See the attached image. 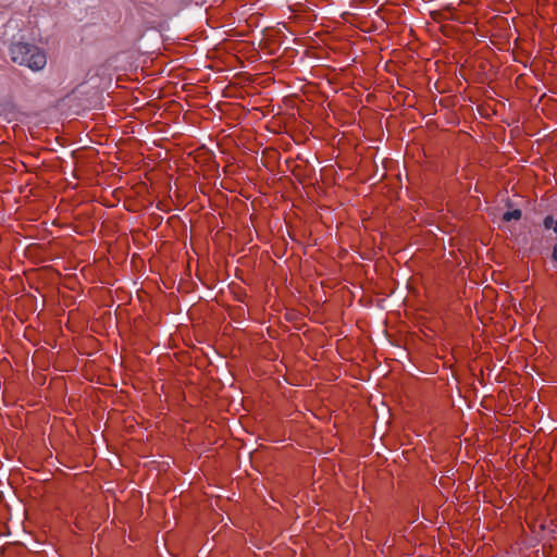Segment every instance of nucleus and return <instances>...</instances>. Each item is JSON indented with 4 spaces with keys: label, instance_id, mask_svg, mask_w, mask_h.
<instances>
[{
    "label": "nucleus",
    "instance_id": "5",
    "mask_svg": "<svg viewBox=\"0 0 557 557\" xmlns=\"http://www.w3.org/2000/svg\"><path fill=\"white\" fill-rule=\"evenodd\" d=\"M554 231L557 233V220H556V223L554 225Z\"/></svg>",
    "mask_w": 557,
    "mask_h": 557
},
{
    "label": "nucleus",
    "instance_id": "2",
    "mask_svg": "<svg viewBox=\"0 0 557 557\" xmlns=\"http://www.w3.org/2000/svg\"><path fill=\"white\" fill-rule=\"evenodd\" d=\"M521 215H522L521 210L515 209V210L505 212L504 215H503V220L505 222H509L511 220H520Z\"/></svg>",
    "mask_w": 557,
    "mask_h": 557
},
{
    "label": "nucleus",
    "instance_id": "3",
    "mask_svg": "<svg viewBox=\"0 0 557 557\" xmlns=\"http://www.w3.org/2000/svg\"><path fill=\"white\" fill-rule=\"evenodd\" d=\"M555 223H556V221L553 219V216H546L544 219V227L547 230H549V228L554 230Z\"/></svg>",
    "mask_w": 557,
    "mask_h": 557
},
{
    "label": "nucleus",
    "instance_id": "4",
    "mask_svg": "<svg viewBox=\"0 0 557 557\" xmlns=\"http://www.w3.org/2000/svg\"><path fill=\"white\" fill-rule=\"evenodd\" d=\"M553 258L557 261V244L553 248Z\"/></svg>",
    "mask_w": 557,
    "mask_h": 557
},
{
    "label": "nucleus",
    "instance_id": "1",
    "mask_svg": "<svg viewBox=\"0 0 557 557\" xmlns=\"http://www.w3.org/2000/svg\"><path fill=\"white\" fill-rule=\"evenodd\" d=\"M9 55L13 63L26 66L34 72L41 71L47 65L45 51L29 42H12L9 46Z\"/></svg>",
    "mask_w": 557,
    "mask_h": 557
}]
</instances>
